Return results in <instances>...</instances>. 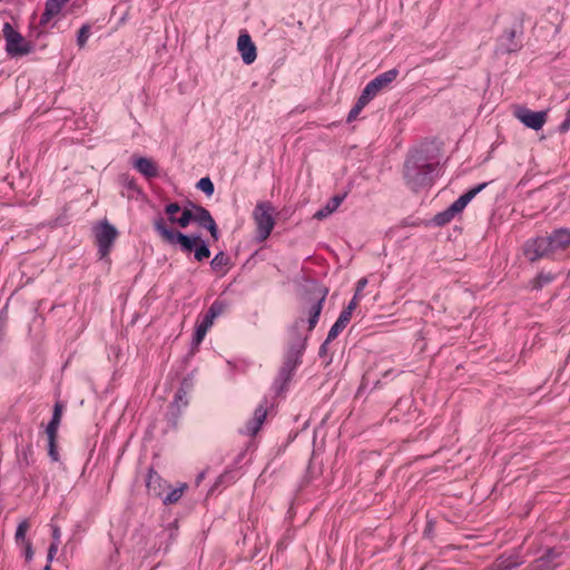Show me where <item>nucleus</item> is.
<instances>
[{"mask_svg":"<svg viewBox=\"0 0 570 570\" xmlns=\"http://www.w3.org/2000/svg\"><path fill=\"white\" fill-rule=\"evenodd\" d=\"M197 188L204 191L207 196H212L214 194L215 187L209 177H203L197 183Z\"/></svg>","mask_w":570,"mask_h":570,"instance_id":"nucleus-41","label":"nucleus"},{"mask_svg":"<svg viewBox=\"0 0 570 570\" xmlns=\"http://www.w3.org/2000/svg\"><path fill=\"white\" fill-rule=\"evenodd\" d=\"M230 264V258L223 252H218L210 261V267L214 272H227V266Z\"/></svg>","mask_w":570,"mask_h":570,"instance_id":"nucleus-31","label":"nucleus"},{"mask_svg":"<svg viewBox=\"0 0 570 570\" xmlns=\"http://www.w3.org/2000/svg\"><path fill=\"white\" fill-rule=\"evenodd\" d=\"M95 236L99 258L105 259L111 252L114 243L118 236V230L109 222L104 220L96 228Z\"/></svg>","mask_w":570,"mask_h":570,"instance_id":"nucleus-8","label":"nucleus"},{"mask_svg":"<svg viewBox=\"0 0 570 570\" xmlns=\"http://www.w3.org/2000/svg\"><path fill=\"white\" fill-rule=\"evenodd\" d=\"M22 546L24 547L26 559L31 560L33 557L32 543L29 541V542L23 543Z\"/></svg>","mask_w":570,"mask_h":570,"instance_id":"nucleus-48","label":"nucleus"},{"mask_svg":"<svg viewBox=\"0 0 570 570\" xmlns=\"http://www.w3.org/2000/svg\"><path fill=\"white\" fill-rule=\"evenodd\" d=\"M366 285H367V278L366 277L360 278L357 281V283H356L354 295H353L352 299L348 302V303H354V308L355 309L358 306V303H360V301L363 297L362 292L366 287Z\"/></svg>","mask_w":570,"mask_h":570,"instance_id":"nucleus-36","label":"nucleus"},{"mask_svg":"<svg viewBox=\"0 0 570 570\" xmlns=\"http://www.w3.org/2000/svg\"><path fill=\"white\" fill-rule=\"evenodd\" d=\"M568 130H570V109L567 111L566 118L563 119V121L559 125V131L561 134H564Z\"/></svg>","mask_w":570,"mask_h":570,"instance_id":"nucleus-46","label":"nucleus"},{"mask_svg":"<svg viewBox=\"0 0 570 570\" xmlns=\"http://www.w3.org/2000/svg\"><path fill=\"white\" fill-rule=\"evenodd\" d=\"M488 184L489 183H481L469 189L449 206L450 210L454 215L461 213L468 206V204L488 186Z\"/></svg>","mask_w":570,"mask_h":570,"instance_id":"nucleus-19","label":"nucleus"},{"mask_svg":"<svg viewBox=\"0 0 570 570\" xmlns=\"http://www.w3.org/2000/svg\"><path fill=\"white\" fill-rule=\"evenodd\" d=\"M399 76V70L396 68L390 69L377 75L373 78L368 85L372 87L374 92H380L382 89L389 87Z\"/></svg>","mask_w":570,"mask_h":570,"instance_id":"nucleus-21","label":"nucleus"},{"mask_svg":"<svg viewBox=\"0 0 570 570\" xmlns=\"http://www.w3.org/2000/svg\"><path fill=\"white\" fill-rule=\"evenodd\" d=\"M522 563L523 561L517 554H511L508 557L501 556L491 566L490 570H512Z\"/></svg>","mask_w":570,"mask_h":570,"instance_id":"nucleus-23","label":"nucleus"},{"mask_svg":"<svg viewBox=\"0 0 570 570\" xmlns=\"http://www.w3.org/2000/svg\"><path fill=\"white\" fill-rule=\"evenodd\" d=\"M436 168L438 163L432 161L425 151L421 149L411 151L403 166V177L406 186L415 193L431 186L434 181Z\"/></svg>","mask_w":570,"mask_h":570,"instance_id":"nucleus-2","label":"nucleus"},{"mask_svg":"<svg viewBox=\"0 0 570 570\" xmlns=\"http://www.w3.org/2000/svg\"><path fill=\"white\" fill-rule=\"evenodd\" d=\"M488 184L489 183H481L469 189L449 206L450 210L454 215L461 213L468 206V204L488 186Z\"/></svg>","mask_w":570,"mask_h":570,"instance_id":"nucleus-16","label":"nucleus"},{"mask_svg":"<svg viewBox=\"0 0 570 570\" xmlns=\"http://www.w3.org/2000/svg\"><path fill=\"white\" fill-rule=\"evenodd\" d=\"M181 210L178 203H169L165 207V213L168 215V220L175 224L177 220L176 214Z\"/></svg>","mask_w":570,"mask_h":570,"instance_id":"nucleus-43","label":"nucleus"},{"mask_svg":"<svg viewBox=\"0 0 570 570\" xmlns=\"http://www.w3.org/2000/svg\"><path fill=\"white\" fill-rule=\"evenodd\" d=\"M154 229L159 235V237L169 245H179L184 253L194 252V258L197 262H203L210 256L208 244L202 239L199 235H186L181 232L174 230L168 227L163 217H157L154 220Z\"/></svg>","mask_w":570,"mask_h":570,"instance_id":"nucleus-3","label":"nucleus"},{"mask_svg":"<svg viewBox=\"0 0 570 570\" xmlns=\"http://www.w3.org/2000/svg\"><path fill=\"white\" fill-rule=\"evenodd\" d=\"M29 527H30V524H29L28 520H22L18 524V527L16 529V533H14V540L18 546H21V544L30 541L26 537Z\"/></svg>","mask_w":570,"mask_h":570,"instance_id":"nucleus-34","label":"nucleus"},{"mask_svg":"<svg viewBox=\"0 0 570 570\" xmlns=\"http://www.w3.org/2000/svg\"><path fill=\"white\" fill-rule=\"evenodd\" d=\"M225 309V304L222 301L216 299L207 309L206 314L204 315V318L208 320L209 322L214 323V320L218 317Z\"/></svg>","mask_w":570,"mask_h":570,"instance_id":"nucleus-33","label":"nucleus"},{"mask_svg":"<svg viewBox=\"0 0 570 570\" xmlns=\"http://www.w3.org/2000/svg\"><path fill=\"white\" fill-rule=\"evenodd\" d=\"M63 412V404L60 401H57L53 405V412L51 420L49 421L46 428V434H58V429L61 422Z\"/></svg>","mask_w":570,"mask_h":570,"instance_id":"nucleus-24","label":"nucleus"},{"mask_svg":"<svg viewBox=\"0 0 570 570\" xmlns=\"http://www.w3.org/2000/svg\"><path fill=\"white\" fill-rule=\"evenodd\" d=\"M237 49L245 65L253 63L257 58V49L250 36L247 32L239 35L237 39Z\"/></svg>","mask_w":570,"mask_h":570,"instance_id":"nucleus-15","label":"nucleus"},{"mask_svg":"<svg viewBox=\"0 0 570 570\" xmlns=\"http://www.w3.org/2000/svg\"><path fill=\"white\" fill-rule=\"evenodd\" d=\"M58 548H59V544H57V542H51V544L49 546L48 556H47L49 563H51L52 559L57 554Z\"/></svg>","mask_w":570,"mask_h":570,"instance_id":"nucleus-47","label":"nucleus"},{"mask_svg":"<svg viewBox=\"0 0 570 570\" xmlns=\"http://www.w3.org/2000/svg\"><path fill=\"white\" fill-rule=\"evenodd\" d=\"M268 406L269 402L267 397H264L255 409L253 417L246 422L245 426L239 430V433L243 435L255 436L266 420Z\"/></svg>","mask_w":570,"mask_h":570,"instance_id":"nucleus-9","label":"nucleus"},{"mask_svg":"<svg viewBox=\"0 0 570 570\" xmlns=\"http://www.w3.org/2000/svg\"><path fill=\"white\" fill-rule=\"evenodd\" d=\"M119 181L128 190L127 197L132 198L135 194H140L141 190L134 177L128 174H122L119 177Z\"/></svg>","mask_w":570,"mask_h":570,"instance_id":"nucleus-32","label":"nucleus"},{"mask_svg":"<svg viewBox=\"0 0 570 570\" xmlns=\"http://www.w3.org/2000/svg\"><path fill=\"white\" fill-rule=\"evenodd\" d=\"M302 322H304V320H302V318H301V320H297V321L294 323V325H293L292 330H295V331H296V330H297V327H298V325H299V323H302Z\"/></svg>","mask_w":570,"mask_h":570,"instance_id":"nucleus-52","label":"nucleus"},{"mask_svg":"<svg viewBox=\"0 0 570 570\" xmlns=\"http://www.w3.org/2000/svg\"><path fill=\"white\" fill-rule=\"evenodd\" d=\"M488 184L489 183H481L469 189L449 206L450 210L454 215L461 213L468 206V204L488 186Z\"/></svg>","mask_w":570,"mask_h":570,"instance_id":"nucleus-18","label":"nucleus"},{"mask_svg":"<svg viewBox=\"0 0 570 570\" xmlns=\"http://www.w3.org/2000/svg\"><path fill=\"white\" fill-rule=\"evenodd\" d=\"M50 569H51V567H50V563L48 562L43 570H50Z\"/></svg>","mask_w":570,"mask_h":570,"instance_id":"nucleus-54","label":"nucleus"},{"mask_svg":"<svg viewBox=\"0 0 570 570\" xmlns=\"http://www.w3.org/2000/svg\"><path fill=\"white\" fill-rule=\"evenodd\" d=\"M187 489L186 483H179L178 487L170 489L166 491L163 503L166 505L174 504L180 500V498L184 494V491Z\"/></svg>","mask_w":570,"mask_h":570,"instance_id":"nucleus-28","label":"nucleus"},{"mask_svg":"<svg viewBox=\"0 0 570 570\" xmlns=\"http://www.w3.org/2000/svg\"><path fill=\"white\" fill-rule=\"evenodd\" d=\"M556 279V275L551 272H540L531 282L532 291H541L544 286L551 284Z\"/></svg>","mask_w":570,"mask_h":570,"instance_id":"nucleus-27","label":"nucleus"},{"mask_svg":"<svg viewBox=\"0 0 570 570\" xmlns=\"http://www.w3.org/2000/svg\"><path fill=\"white\" fill-rule=\"evenodd\" d=\"M364 107L365 106L360 104V101H356V104L350 110V112L347 115V118H346V121L347 122H352L353 120H355L357 118L358 114L363 110Z\"/></svg>","mask_w":570,"mask_h":570,"instance_id":"nucleus-45","label":"nucleus"},{"mask_svg":"<svg viewBox=\"0 0 570 570\" xmlns=\"http://www.w3.org/2000/svg\"><path fill=\"white\" fill-rule=\"evenodd\" d=\"M327 294L328 288L318 284H315L312 288L307 289L305 296L306 305L303 313L307 315L308 332H312L316 327Z\"/></svg>","mask_w":570,"mask_h":570,"instance_id":"nucleus-4","label":"nucleus"},{"mask_svg":"<svg viewBox=\"0 0 570 570\" xmlns=\"http://www.w3.org/2000/svg\"><path fill=\"white\" fill-rule=\"evenodd\" d=\"M330 343L331 342H327V338L323 342V344L320 346V351H318L320 356H324L327 353V345Z\"/></svg>","mask_w":570,"mask_h":570,"instance_id":"nucleus-51","label":"nucleus"},{"mask_svg":"<svg viewBox=\"0 0 570 570\" xmlns=\"http://www.w3.org/2000/svg\"><path fill=\"white\" fill-rule=\"evenodd\" d=\"M2 32L6 39V52L9 57L18 58L33 51L32 42L26 40L9 22L4 23Z\"/></svg>","mask_w":570,"mask_h":570,"instance_id":"nucleus-7","label":"nucleus"},{"mask_svg":"<svg viewBox=\"0 0 570 570\" xmlns=\"http://www.w3.org/2000/svg\"><path fill=\"white\" fill-rule=\"evenodd\" d=\"M188 405L187 400V382L184 380L180 387L177 390L174 400L171 402V407L177 409V411H180L183 407H186Z\"/></svg>","mask_w":570,"mask_h":570,"instance_id":"nucleus-30","label":"nucleus"},{"mask_svg":"<svg viewBox=\"0 0 570 570\" xmlns=\"http://www.w3.org/2000/svg\"><path fill=\"white\" fill-rule=\"evenodd\" d=\"M212 326H213V323L203 317L202 321L196 325V330L193 335L191 344L194 346H198L204 341L206 333L208 332V330Z\"/></svg>","mask_w":570,"mask_h":570,"instance_id":"nucleus-29","label":"nucleus"},{"mask_svg":"<svg viewBox=\"0 0 570 570\" xmlns=\"http://www.w3.org/2000/svg\"><path fill=\"white\" fill-rule=\"evenodd\" d=\"M132 166L147 179L155 178L159 174L157 164L147 157H132Z\"/></svg>","mask_w":570,"mask_h":570,"instance_id":"nucleus-20","label":"nucleus"},{"mask_svg":"<svg viewBox=\"0 0 570 570\" xmlns=\"http://www.w3.org/2000/svg\"><path fill=\"white\" fill-rule=\"evenodd\" d=\"M294 373L286 368L281 367L276 379L274 380L273 386L277 394L284 392L291 382Z\"/></svg>","mask_w":570,"mask_h":570,"instance_id":"nucleus-26","label":"nucleus"},{"mask_svg":"<svg viewBox=\"0 0 570 570\" xmlns=\"http://www.w3.org/2000/svg\"><path fill=\"white\" fill-rule=\"evenodd\" d=\"M190 207L194 209V222L198 224L199 227L207 229L210 233L213 240L217 242L220 234L210 212L207 208L193 203H190Z\"/></svg>","mask_w":570,"mask_h":570,"instance_id":"nucleus-10","label":"nucleus"},{"mask_svg":"<svg viewBox=\"0 0 570 570\" xmlns=\"http://www.w3.org/2000/svg\"><path fill=\"white\" fill-rule=\"evenodd\" d=\"M60 528L58 525L52 527V542H57V544H60Z\"/></svg>","mask_w":570,"mask_h":570,"instance_id":"nucleus-49","label":"nucleus"},{"mask_svg":"<svg viewBox=\"0 0 570 570\" xmlns=\"http://www.w3.org/2000/svg\"><path fill=\"white\" fill-rule=\"evenodd\" d=\"M561 552L557 549H549L543 556L530 564V570H554L561 564Z\"/></svg>","mask_w":570,"mask_h":570,"instance_id":"nucleus-14","label":"nucleus"},{"mask_svg":"<svg viewBox=\"0 0 570 570\" xmlns=\"http://www.w3.org/2000/svg\"><path fill=\"white\" fill-rule=\"evenodd\" d=\"M3 338V332H2V327L0 326V342L2 341Z\"/></svg>","mask_w":570,"mask_h":570,"instance_id":"nucleus-53","label":"nucleus"},{"mask_svg":"<svg viewBox=\"0 0 570 570\" xmlns=\"http://www.w3.org/2000/svg\"><path fill=\"white\" fill-rule=\"evenodd\" d=\"M345 196L346 195L344 194V195H336V196L332 197L325 207L318 209L314 214V217L317 219H323V218L327 217L330 214H332L333 212H335L337 209V207L344 200Z\"/></svg>","mask_w":570,"mask_h":570,"instance_id":"nucleus-25","label":"nucleus"},{"mask_svg":"<svg viewBox=\"0 0 570 570\" xmlns=\"http://www.w3.org/2000/svg\"><path fill=\"white\" fill-rule=\"evenodd\" d=\"M344 328L345 327L343 325H340V323L335 322L327 333V342L334 341L344 331Z\"/></svg>","mask_w":570,"mask_h":570,"instance_id":"nucleus-44","label":"nucleus"},{"mask_svg":"<svg viewBox=\"0 0 570 570\" xmlns=\"http://www.w3.org/2000/svg\"><path fill=\"white\" fill-rule=\"evenodd\" d=\"M246 453H247V448H246V449H244V450H242V451L238 453V455L236 456V459H235V461H234V465H238V464L242 462V460L245 458Z\"/></svg>","mask_w":570,"mask_h":570,"instance_id":"nucleus-50","label":"nucleus"},{"mask_svg":"<svg viewBox=\"0 0 570 570\" xmlns=\"http://www.w3.org/2000/svg\"><path fill=\"white\" fill-rule=\"evenodd\" d=\"M355 311L354 303H348L346 307L338 315L336 322L340 323V325H343L344 327L347 326L352 318V314Z\"/></svg>","mask_w":570,"mask_h":570,"instance_id":"nucleus-37","label":"nucleus"},{"mask_svg":"<svg viewBox=\"0 0 570 570\" xmlns=\"http://www.w3.org/2000/svg\"><path fill=\"white\" fill-rule=\"evenodd\" d=\"M275 208L269 202H258L253 212V219L256 225V239L258 242L266 240L274 226H275V217H274Z\"/></svg>","mask_w":570,"mask_h":570,"instance_id":"nucleus-6","label":"nucleus"},{"mask_svg":"<svg viewBox=\"0 0 570 570\" xmlns=\"http://www.w3.org/2000/svg\"><path fill=\"white\" fill-rule=\"evenodd\" d=\"M68 1L69 0H47L45 4V11L40 17V24L46 26L53 17L59 14Z\"/></svg>","mask_w":570,"mask_h":570,"instance_id":"nucleus-22","label":"nucleus"},{"mask_svg":"<svg viewBox=\"0 0 570 570\" xmlns=\"http://www.w3.org/2000/svg\"><path fill=\"white\" fill-rule=\"evenodd\" d=\"M454 214L450 210V208L448 207L445 210L441 212V213H438L434 218H433V222L435 223V225L438 226H443V225H446L449 224L453 218H454Z\"/></svg>","mask_w":570,"mask_h":570,"instance_id":"nucleus-38","label":"nucleus"},{"mask_svg":"<svg viewBox=\"0 0 570 570\" xmlns=\"http://www.w3.org/2000/svg\"><path fill=\"white\" fill-rule=\"evenodd\" d=\"M524 13L517 12L512 17V22L499 38V47L503 52L512 53L522 48L521 38L524 30Z\"/></svg>","mask_w":570,"mask_h":570,"instance_id":"nucleus-5","label":"nucleus"},{"mask_svg":"<svg viewBox=\"0 0 570 570\" xmlns=\"http://www.w3.org/2000/svg\"><path fill=\"white\" fill-rule=\"evenodd\" d=\"M518 119L528 128L540 130L547 121L546 111H532L523 108L517 114Z\"/></svg>","mask_w":570,"mask_h":570,"instance_id":"nucleus-12","label":"nucleus"},{"mask_svg":"<svg viewBox=\"0 0 570 570\" xmlns=\"http://www.w3.org/2000/svg\"><path fill=\"white\" fill-rule=\"evenodd\" d=\"M488 184L489 183H481L469 189L449 206L450 210L454 215L461 213L468 206V204L488 186Z\"/></svg>","mask_w":570,"mask_h":570,"instance_id":"nucleus-17","label":"nucleus"},{"mask_svg":"<svg viewBox=\"0 0 570 570\" xmlns=\"http://www.w3.org/2000/svg\"><path fill=\"white\" fill-rule=\"evenodd\" d=\"M306 337H299L298 342L292 345L286 352L282 367L295 372L296 367L302 362V355L306 345Z\"/></svg>","mask_w":570,"mask_h":570,"instance_id":"nucleus-11","label":"nucleus"},{"mask_svg":"<svg viewBox=\"0 0 570 570\" xmlns=\"http://www.w3.org/2000/svg\"><path fill=\"white\" fill-rule=\"evenodd\" d=\"M90 37V26L85 23L78 31L77 35V45L79 48H83Z\"/></svg>","mask_w":570,"mask_h":570,"instance_id":"nucleus-40","label":"nucleus"},{"mask_svg":"<svg viewBox=\"0 0 570 570\" xmlns=\"http://www.w3.org/2000/svg\"><path fill=\"white\" fill-rule=\"evenodd\" d=\"M376 95L377 92H374L372 87L367 83L363 91L361 92L357 101H360V104H362L363 106H366Z\"/></svg>","mask_w":570,"mask_h":570,"instance_id":"nucleus-42","label":"nucleus"},{"mask_svg":"<svg viewBox=\"0 0 570 570\" xmlns=\"http://www.w3.org/2000/svg\"><path fill=\"white\" fill-rule=\"evenodd\" d=\"M570 248V228L553 229L547 236L531 238L524 244V256L533 263L541 258L556 259Z\"/></svg>","mask_w":570,"mask_h":570,"instance_id":"nucleus-1","label":"nucleus"},{"mask_svg":"<svg viewBox=\"0 0 570 570\" xmlns=\"http://www.w3.org/2000/svg\"><path fill=\"white\" fill-rule=\"evenodd\" d=\"M190 222H194V209L185 208L181 212V215L177 217L175 224H177L181 228H185L190 224Z\"/></svg>","mask_w":570,"mask_h":570,"instance_id":"nucleus-39","label":"nucleus"},{"mask_svg":"<svg viewBox=\"0 0 570 570\" xmlns=\"http://www.w3.org/2000/svg\"><path fill=\"white\" fill-rule=\"evenodd\" d=\"M146 487L150 495L163 500L170 484L151 468L147 475Z\"/></svg>","mask_w":570,"mask_h":570,"instance_id":"nucleus-13","label":"nucleus"},{"mask_svg":"<svg viewBox=\"0 0 570 570\" xmlns=\"http://www.w3.org/2000/svg\"><path fill=\"white\" fill-rule=\"evenodd\" d=\"M48 438V455L53 462L59 461V452H58V445H57V438L58 434H47Z\"/></svg>","mask_w":570,"mask_h":570,"instance_id":"nucleus-35","label":"nucleus"}]
</instances>
